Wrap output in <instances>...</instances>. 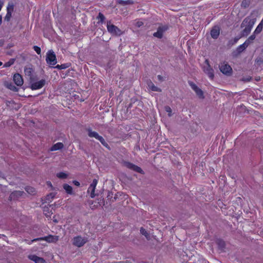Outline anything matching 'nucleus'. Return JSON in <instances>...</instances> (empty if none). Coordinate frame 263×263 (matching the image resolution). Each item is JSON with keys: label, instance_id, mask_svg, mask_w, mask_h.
<instances>
[{"label": "nucleus", "instance_id": "bb28decb", "mask_svg": "<svg viewBox=\"0 0 263 263\" xmlns=\"http://www.w3.org/2000/svg\"><path fill=\"white\" fill-rule=\"evenodd\" d=\"M57 176L59 178H66L67 177V174L64 172H60L57 174Z\"/></svg>", "mask_w": 263, "mask_h": 263}, {"label": "nucleus", "instance_id": "a211bd4d", "mask_svg": "<svg viewBox=\"0 0 263 263\" xmlns=\"http://www.w3.org/2000/svg\"><path fill=\"white\" fill-rule=\"evenodd\" d=\"M216 242L219 249L222 250L225 248V242L223 240L218 239L216 240Z\"/></svg>", "mask_w": 263, "mask_h": 263}, {"label": "nucleus", "instance_id": "20e7f679", "mask_svg": "<svg viewBox=\"0 0 263 263\" xmlns=\"http://www.w3.org/2000/svg\"><path fill=\"white\" fill-rule=\"evenodd\" d=\"M107 28L108 31L113 34L120 35L121 33L120 30L110 22L107 24Z\"/></svg>", "mask_w": 263, "mask_h": 263}, {"label": "nucleus", "instance_id": "4be33fe9", "mask_svg": "<svg viewBox=\"0 0 263 263\" xmlns=\"http://www.w3.org/2000/svg\"><path fill=\"white\" fill-rule=\"evenodd\" d=\"M64 190L68 194H71L72 191V188L71 186L68 184H65L63 186Z\"/></svg>", "mask_w": 263, "mask_h": 263}, {"label": "nucleus", "instance_id": "ea45409f", "mask_svg": "<svg viewBox=\"0 0 263 263\" xmlns=\"http://www.w3.org/2000/svg\"><path fill=\"white\" fill-rule=\"evenodd\" d=\"M255 38V36L254 35H251L249 38L248 39V40H247L246 41H248V43H250V41H252L253 40H254Z\"/></svg>", "mask_w": 263, "mask_h": 263}, {"label": "nucleus", "instance_id": "412c9836", "mask_svg": "<svg viewBox=\"0 0 263 263\" xmlns=\"http://www.w3.org/2000/svg\"><path fill=\"white\" fill-rule=\"evenodd\" d=\"M148 88L154 91H160L161 89L158 87H156L154 85V84L152 82H149L148 84Z\"/></svg>", "mask_w": 263, "mask_h": 263}, {"label": "nucleus", "instance_id": "473e14b6", "mask_svg": "<svg viewBox=\"0 0 263 263\" xmlns=\"http://www.w3.org/2000/svg\"><path fill=\"white\" fill-rule=\"evenodd\" d=\"M33 49L38 54H40L41 53V48L37 46H34Z\"/></svg>", "mask_w": 263, "mask_h": 263}, {"label": "nucleus", "instance_id": "8fccbe9b", "mask_svg": "<svg viewBox=\"0 0 263 263\" xmlns=\"http://www.w3.org/2000/svg\"><path fill=\"white\" fill-rule=\"evenodd\" d=\"M3 65V63L2 62H0V66H2Z\"/></svg>", "mask_w": 263, "mask_h": 263}, {"label": "nucleus", "instance_id": "f704fd0d", "mask_svg": "<svg viewBox=\"0 0 263 263\" xmlns=\"http://www.w3.org/2000/svg\"><path fill=\"white\" fill-rule=\"evenodd\" d=\"M97 183L98 180L95 179L93 180L92 182L90 184V186H91V187H93L96 189Z\"/></svg>", "mask_w": 263, "mask_h": 263}, {"label": "nucleus", "instance_id": "e433bc0d", "mask_svg": "<svg viewBox=\"0 0 263 263\" xmlns=\"http://www.w3.org/2000/svg\"><path fill=\"white\" fill-rule=\"evenodd\" d=\"M143 25V23L141 21H138L136 22L135 25L137 27H140Z\"/></svg>", "mask_w": 263, "mask_h": 263}, {"label": "nucleus", "instance_id": "6e6552de", "mask_svg": "<svg viewBox=\"0 0 263 263\" xmlns=\"http://www.w3.org/2000/svg\"><path fill=\"white\" fill-rule=\"evenodd\" d=\"M45 84L44 80H41L37 82H33L31 85V88L32 90H36L41 88Z\"/></svg>", "mask_w": 263, "mask_h": 263}, {"label": "nucleus", "instance_id": "c756f323", "mask_svg": "<svg viewBox=\"0 0 263 263\" xmlns=\"http://www.w3.org/2000/svg\"><path fill=\"white\" fill-rule=\"evenodd\" d=\"M54 193H50L49 194L47 195L46 197V200H48V201H51V200L54 198Z\"/></svg>", "mask_w": 263, "mask_h": 263}, {"label": "nucleus", "instance_id": "c9c22d12", "mask_svg": "<svg viewBox=\"0 0 263 263\" xmlns=\"http://www.w3.org/2000/svg\"><path fill=\"white\" fill-rule=\"evenodd\" d=\"M56 67L60 69H63L66 68L67 67L66 66L65 64H61V65H58L56 66Z\"/></svg>", "mask_w": 263, "mask_h": 263}, {"label": "nucleus", "instance_id": "a18cd8bd", "mask_svg": "<svg viewBox=\"0 0 263 263\" xmlns=\"http://www.w3.org/2000/svg\"><path fill=\"white\" fill-rule=\"evenodd\" d=\"M2 22V17L1 15H0V25H1Z\"/></svg>", "mask_w": 263, "mask_h": 263}, {"label": "nucleus", "instance_id": "f257e3e1", "mask_svg": "<svg viewBox=\"0 0 263 263\" xmlns=\"http://www.w3.org/2000/svg\"><path fill=\"white\" fill-rule=\"evenodd\" d=\"M255 23V19L250 17H247L243 21L241 27L243 28L242 31L243 35H247L250 32Z\"/></svg>", "mask_w": 263, "mask_h": 263}, {"label": "nucleus", "instance_id": "ddd939ff", "mask_svg": "<svg viewBox=\"0 0 263 263\" xmlns=\"http://www.w3.org/2000/svg\"><path fill=\"white\" fill-rule=\"evenodd\" d=\"M13 5H9L8 7H7V14L5 17V21L9 22L10 20L12 15V11H13Z\"/></svg>", "mask_w": 263, "mask_h": 263}, {"label": "nucleus", "instance_id": "5701e85b", "mask_svg": "<svg viewBox=\"0 0 263 263\" xmlns=\"http://www.w3.org/2000/svg\"><path fill=\"white\" fill-rule=\"evenodd\" d=\"M25 190L26 192L30 195H33L35 192L34 188L31 186H27Z\"/></svg>", "mask_w": 263, "mask_h": 263}, {"label": "nucleus", "instance_id": "7ed1b4c3", "mask_svg": "<svg viewBox=\"0 0 263 263\" xmlns=\"http://www.w3.org/2000/svg\"><path fill=\"white\" fill-rule=\"evenodd\" d=\"M46 62L50 65L54 66L56 64L57 59L55 54L53 51L49 50L48 51L46 55Z\"/></svg>", "mask_w": 263, "mask_h": 263}, {"label": "nucleus", "instance_id": "aec40b11", "mask_svg": "<svg viewBox=\"0 0 263 263\" xmlns=\"http://www.w3.org/2000/svg\"><path fill=\"white\" fill-rule=\"evenodd\" d=\"M249 45V43L248 41H246L242 44L239 45L237 48V51L239 52H241L243 51Z\"/></svg>", "mask_w": 263, "mask_h": 263}, {"label": "nucleus", "instance_id": "37998d69", "mask_svg": "<svg viewBox=\"0 0 263 263\" xmlns=\"http://www.w3.org/2000/svg\"><path fill=\"white\" fill-rule=\"evenodd\" d=\"M73 183L74 184V185H76L77 186L80 185V183L77 181H74Z\"/></svg>", "mask_w": 263, "mask_h": 263}, {"label": "nucleus", "instance_id": "4468645a", "mask_svg": "<svg viewBox=\"0 0 263 263\" xmlns=\"http://www.w3.org/2000/svg\"><path fill=\"white\" fill-rule=\"evenodd\" d=\"M203 70H204V72L206 73L208 75L210 79H213V78L214 77L213 70L212 69V68H211L210 67V66H209V65L208 64H207L206 67H204Z\"/></svg>", "mask_w": 263, "mask_h": 263}, {"label": "nucleus", "instance_id": "9d476101", "mask_svg": "<svg viewBox=\"0 0 263 263\" xmlns=\"http://www.w3.org/2000/svg\"><path fill=\"white\" fill-rule=\"evenodd\" d=\"M28 258L33 261L35 263H45V260L43 258L39 257L35 255H29Z\"/></svg>", "mask_w": 263, "mask_h": 263}, {"label": "nucleus", "instance_id": "2f4dec72", "mask_svg": "<svg viewBox=\"0 0 263 263\" xmlns=\"http://www.w3.org/2000/svg\"><path fill=\"white\" fill-rule=\"evenodd\" d=\"M98 140H99L102 144H103L104 146H106L107 144L105 142V140L104 139V138L100 136V137L98 138Z\"/></svg>", "mask_w": 263, "mask_h": 263}, {"label": "nucleus", "instance_id": "cd10ccee", "mask_svg": "<svg viewBox=\"0 0 263 263\" xmlns=\"http://www.w3.org/2000/svg\"><path fill=\"white\" fill-rule=\"evenodd\" d=\"M262 28H263V26H260V24H259L257 26V27H256V28L255 29V30L254 32V33H255V34L259 33L261 31Z\"/></svg>", "mask_w": 263, "mask_h": 263}, {"label": "nucleus", "instance_id": "09e8293b", "mask_svg": "<svg viewBox=\"0 0 263 263\" xmlns=\"http://www.w3.org/2000/svg\"><path fill=\"white\" fill-rule=\"evenodd\" d=\"M140 230L142 231V230H145V229H144L143 228H141Z\"/></svg>", "mask_w": 263, "mask_h": 263}, {"label": "nucleus", "instance_id": "49530a36", "mask_svg": "<svg viewBox=\"0 0 263 263\" xmlns=\"http://www.w3.org/2000/svg\"><path fill=\"white\" fill-rule=\"evenodd\" d=\"M47 184H48V185H49L50 186H52L51 183L50 182H48Z\"/></svg>", "mask_w": 263, "mask_h": 263}, {"label": "nucleus", "instance_id": "393cba45", "mask_svg": "<svg viewBox=\"0 0 263 263\" xmlns=\"http://www.w3.org/2000/svg\"><path fill=\"white\" fill-rule=\"evenodd\" d=\"M95 188L93 187H91V186H89L88 189V192L90 193V197L91 198H94L95 197Z\"/></svg>", "mask_w": 263, "mask_h": 263}, {"label": "nucleus", "instance_id": "c85d7f7f", "mask_svg": "<svg viewBox=\"0 0 263 263\" xmlns=\"http://www.w3.org/2000/svg\"><path fill=\"white\" fill-rule=\"evenodd\" d=\"M141 234L144 235L147 240H149L151 239V238H150V235H149V233L148 232H150V231H140Z\"/></svg>", "mask_w": 263, "mask_h": 263}, {"label": "nucleus", "instance_id": "2eb2a0df", "mask_svg": "<svg viewBox=\"0 0 263 263\" xmlns=\"http://www.w3.org/2000/svg\"><path fill=\"white\" fill-rule=\"evenodd\" d=\"M220 29L217 26H215L211 31V36L215 39L218 37Z\"/></svg>", "mask_w": 263, "mask_h": 263}, {"label": "nucleus", "instance_id": "79ce46f5", "mask_svg": "<svg viewBox=\"0 0 263 263\" xmlns=\"http://www.w3.org/2000/svg\"><path fill=\"white\" fill-rule=\"evenodd\" d=\"M52 220H53V221L54 222H55V223H57V222H58V221H59V220H58V219L57 218L56 216H53V218H52Z\"/></svg>", "mask_w": 263, "mask_h": 263}, {"label": "nucleus", "instance_id": "de8ad7c7", "mask_svg": "<svg viewBox=\"0 0 263 263\" xmlns=\"http://www.w3.org/2000/svg\"><path fill=\"white\" fill-rule=\"evenodd\" d=\"M238 39H235V41H234V42L236 43L238 41Z\"/></svg>", "mask_w": 263, "mask_h": 263}, {"label": "nucleus", "instance_id": "dca6fc26", "mask_svg": "<svg viewBox=\"0 0 263 263\" xmlns=\"http://www.w3.org/2000/svg\"><path fill=\"white\" fill-rule=\"evenodd\" d=\"M126 166L128 168L133 170L134 171H135L137 172L142 173V170H141V168L140 167H139L135 165H134L132 163H127Z\"/></svg>", "mask_w": 263, "mask_h": 263}, {"label": "nucleus", "instance_id": "1a4fd4ad", "mask_svg": "<svg viewBox=\"0 0 263 263\" xmlns=\"http://www.w3.org/2000/svg\"><path fill=\"white\" fill-rule=\"evenodd\" d=\"M13 81L18 86H21L23 84V79L22 76L18 73H15L13 76Z\"/></svg>", "mask_w": 263, "mask_h": 263}, {"label": "nucleus", "instance_id": "7c9ffc66", "mask_svg": "<svg viewBox=\"0 0 263 263\" xmlns=\"http://www.w3.org/2000/svg\"><path fill=\"white\" fill-rule=\"evenodd\" d=\"M13 62H14V60H11L9 61V62L5 63L4 66L5 67H10L11 65H12L13 64Z\"/></svg>", "mask_w": 263, "mask_h": 263}, {"label": "nucleus", "instance_id": "a19ab883", "mask_svg": "<svg viewBox=\"0 0 263 263\" xmlns=\"http://www.w3.org/2000/svg\"><path fill=\"white\" fill-rule=\"evenodd\" d=\"M120 3L122 4L125 5V4H130V1H122Z\"/></svg>", "mask_w": 263, "mask_h": 263}, {"label": "nucleus", "instance_id": "c03bdc74", "mask_svg": "<svg viewBox=\"0 0 263 263\" xmlns=\"http://www.w3.org/2000/svg\"><path fill=\"white\" fill-rule=\"evenodd\" d=\"M259 24H260V26H263V20H262L260 22Z\"/></svg>", "mask_w": 263, "mask_h": 263}, {"label": "nucleus", "instance_id": "39448f33", "mask_svg": "<svg viewBox=\"0 0 263 263\" xmlns=\"http://www.w3.org/2000/svg\"><path fill=\"white\" fill-rule=\"evenodd\" d=\"M219 69L221 72L224 74H230L232 72L231 66L226 63H221L219 66Z\"/></svg>", "mask_w": 263, "mask_h": 263}, {"label": "nucleus", "instance_id": "4c0bfd02", "mask_svg": "<svg viewBox=\"0 0 263 263\" xmlns=\"http://www.w3.org/2000/svg\"><path fill=\"white\" fill-rule=\"evenodd\" d=\"M165 110H166V112H168V116H171V112H172V109H171V107H169V106H166L165 107Z\"/></svg>", "mask_w": 263, "mask_h": 263}, {"label": "nucleus", "instance_id": "9b49d317", "mask_svg": "<svg viewBox=\"0 0 263 263\" xmlns=\"http://www.w3.org/2000/svg\"><path fill=\"white\" fill-rule=\"evenodd\" d=\"M167 29V27L165 26L159 27L157 32L154 33V36L158 38H161L163 32Z\"/></svg>", "mask_w": 263, "mask_h": 263}, {"label": "nucleus", "instance_id": "a878e982", "mask_svg": "<svg viewBox=\"0 0 263 263\" xmlns=\"http://www.w3.org/2000/svg\"><path fill=\"white\" fill-rule=\"evenodd\" d=\"M43 211H44V214L47 217H49L52 214L51 211H50V208L48 207L45 208L44 209Z\"/></svg>", "mask_w": 263, "mask_h": 263}, {"label": "nucleus", "instance_id": "f3484780", "mask_svg": "<svg viewBox=\"0 0 263 263\" xmlns=\"http://www.w3.org/2000/svg\"><path fill=\"white\" fill-rule=\"evenodd\" d=\"M5 85L6 86L7 88L10 89L11 90H12L13 91H18V89L16 86H15L13 85V84H12L11 82H10V83L6 82V83H5Z\"/></svg>", "mask_w": 263, "mask_h": 263}, {"label": "nucleus", "instance_id": "f8f14e48", "mask_svg": "<svg viewBox=\"0 0 263 263\" xmlns=\"http://www.w3.org/2000/svg\"><path fill=\"white\" fill-rule=\"evenodd\" d=\"M24 194V193L22 191H14L10 194L9 197L10 199L11 200L18 199V198L23 196Z\"/></svg>", "mask_w": 263, "mask_h": 263}, {"label": "nucleus", "instance_id": "72a5a7b5", "mask_svg": "<svg viewBox=\"0 0 263 263\" xmlns=\"http://www.w3.org/2000/svg\"><path fill=\"white\" fill-rule=\"evenodd\" d=\"M97 183L98 180L95 179L93 180L92 182L90 184V186H91V187H93L96 189Z\"/></svg>", "mask_w": 263, "mask_h": 263}, {"label": "nucleus", "instance_id": "f03ea898", "mask_svg": "<svg viewBox=\"0 0 263 263\" xmlns=\"http://www.w3.org/2000/svg\"><path fill=\"white\" fill-rule=\"evenodd\" d=\"M88 241L87 237H82L80 236L74 237L73 238L72 244L77 247L83 246Z\"/></svg>", "mask_w": 263, "mask_h": 263}, {"label": "nucleus", "instance_id": "0eeeda50", "mask_svg": "<svg viewBox=\"0 0 263 263\" xmlns=\"http://www.w3.org/2000/svg\"><path fill=\"white\" fill-rule=\"evenodd\" d=\"M190 86L191 88L194 90L196 92V95L200 98H203V91L201 89H200L195 84L192 82H189Z\"/></svg>", "mask_w": 263, "mask_h": 263}, {"label": "nucleus", "instance_id": "6ab92c4d", "mask_svg": "<svg viewBox=\"0 0 263 263\" xmlns=\"http://www.w3.org/2000/svg\"><path fill=\"white\" fill-rule=\"evenodd\" d=\"M63 147V143H61V142H58V143L55 144L54 145H53L51 147V151H57V150L61 149Z\"/></svg>", "mask_w": 263, "mask_h": 263}, {"label": "nucleus", "instance_id": "58836bf2", "mask_svg": "<svg viewBox=\"0 0 263 263\" xmlns=\"http://www.w3.org/2000/svg\"><path fill=\"white\" fill-rule=\"evenodd\" d=\"M98 18H99V19H100V21H102H102H104V20L105 19V17H104V15H103V14H102L101 13H99V15H98Z\"/></svg>", "mask_w": 263, "mask_h": 263}, {"label": "nucleus", "instance_id": "423d86ee", "mask_svg": "<svg viewBox=\"0 0 263 263\" xmlns=\"http://www.w3.org/2000/svg\"><path fill=\"white\" fill-rule=\"evenodd\" d=\"M40 240H45L48 242H56L59 240V236L49 235L47 236L35 239L33 241Z\"/></svg>", "mask_w": 263, "mask_h": 263}, {"label": "nucleus", "instance_id": "b1692460", "mask_svg": "<svg viewBox=\"0 0 263 263\" xmlns=\"http://www.w3.org/2000/svg\"><path fill=\"white\" fill-rule=\"evenodd\" d=\"M88 135L89 137H94L97 139H98V138L100 137V136L98 135V134L97 132H92V131H89L88 133Z\"/></svg>", "mask_w": 263, "mask_h": 263}]
</instances>
